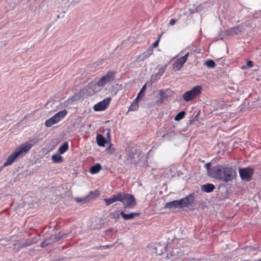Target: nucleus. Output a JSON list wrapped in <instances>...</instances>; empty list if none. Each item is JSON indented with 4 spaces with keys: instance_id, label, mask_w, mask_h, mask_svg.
I'll use <instances>...</instances> for the list:
<instances>
[{
    "instance_id": "nucleus-15",
    "label": "nucleus",
    "mask_w": 261,
    "mask_h": 261,
    "mask_svg": "<svg viewBox=\"0 0 261 261\" xmlns=\"http://www.w3.org/2000/svg\"><path fill=\"white\" fill-rule=\"evenodd\" d=\"M67 114V111L66 110L64 109L63 110H62L57 113H56L55 115H54L53 116L55 117L56 120L58 122H59L60 121H61L62 119H63L65 117V116Z\"/></svg>"
},
{
    "instance_id": "nucleus-6",
    "label": "nucleus",
    "mask_w": 261,
    "mask_h": 261,
    "mask_svg": "<svg viewBox=\"0 0 261 261\" xmlns=\"http://www.w3.org/2000/svg\"><path fill=\"white\" fill-rule=\"evenodd\" d=\"M116 72L109 71L101 76L96 82V85L99 87H103L106 85L113 82L115 80Z\"/></svg>"
},
{
    "instance_id": "nucleus-32",
    "label": "nucleus",
    "mask_w": 261,
    "mask_h": 261,
    "mask_svg": "<svg viewBox=\"0 0 261 261\" xmlns=\"http://www.w3.org/2000/svg\"><path fill=\"white\" fill-rule=\"evenodd\" d=\"M160 41V38L156 40L148 48H151V49L153 51V48L157 47L159 45V43Z\"/></svg>"
},
{
    "instance_id": "nucleus-9",
    "label": "nucleus",
    "mask_w": 261,
    "mask_h": 261,
    "mask_svg": "<svg viewBox=\"0 0 261 261\" xmlns=\"http://www.w3.org/2000/svg\"><path fill=\"white\" fill-rule=\"evenodd\" d=\"M159 94L160 95V98L156 101V103H161L167 99L169 97L172 96L173 95V92L171 90L169 89L166 90L162 89L159 91Z\"/></svg>"
},
{
    "instance_id": "nucleus-23",
    "label": "nucleus",
    "mask_w": 261,
    "mask_h": 261,
    "mask_svg": "<svg viewBox=\"0 0 261 261\" xmlns=\"http://www.w3.org/2000/svg\"><path fill=\"white\" fill-rule=\"evenodd\" d=\"M68 149V143L64 142L59 148L58 151L60 153L63 154Z\"/></svg>"
},
{
    "instance_id": "nucleus-8",
    "label": "nucleus",
    "mask_w": 261,
    "mask_h": 261,
    "mask_svg": "<svg viewBox=\"0 0 261 261\" xmlns=\"http://www.w3.org/2000/svg\"><path fill=\"white\" fill-rule=\"evenodd\" d=\"M111 100V97H107L102 101L96 103L93 109L95 111H102L107 109Z\"/></svg>"
},
{
    "instance_id": "nucleus-26",
    "label": "nucleus",
    "mask_w": 261,
    "mask_h": 261,
    "mask_svg": "<svg viewBox=\"0 0 261 261\" xmlns=\"http://www.w3.org/2000/svg\"><path fill=\"white\" fill-rule=\"evenodd\" d=\"M199 8L200 6L196 5H194L193 8H190L189 9L190 13L191 14H192L193 13L198 12L200 10Z\"/></svg>"
},
{
    "instance_id": "nucleus-34",
    "label": "nucleus",
    "mask_w": 261,
    "mask_h": 261,
    "mask_svg": "<svg viewBox=\"0 0 261 261\" xmlns=\"http://www.w3.org/2000/svg\"><path fill=\"white\" fill-rule=\"evenodd\" d=\"M146 84H145V85H144L142 87V88L141 89V90H140V91L139 93L138 94H139V96H140V97H142V94H144V92H145V89H146Z\"/></svg>"
},
{
    "instance_id": "nucleus-14",
    "label": "nucleus",
    "mask_w": 261,
    "mask_h": 261,
    "mask_svg": "<svg viewBox=\"0 0 261 261\" xmlns=\"http://www.w3.org/2000/svg\"><path fill=\"white\" fill-rule=\"evenodd\" d=\"M104 201L107 205H109L116 201H119V193L116 195H113L109 198H105Z\"/></svg>"
},
{
    "instance_id": "nucleus-12",
    "label": "nucleus",
    "mask_w": 261,
    "mask_h": 261,
    "mask_svg": "<svg viewBox=\"0 0 261 261\" xmlns=\"http://www.w3.org/2000/svg\"><path fill=\"white\" fill-rule=\"evenodd\" d=\"M127 159L130 162L135 159V155L136 154V149L134 148H127L126 149Z\"/></svg>"
},
{
    "instance_id": "nucleus-3",
    "label": "nucleus",
    "mask_w": 261,
    "mask_h": 261,
    "mask_svg": "<svg viewBox=\"0 0 261 261\" xmlns=\"http://www.w3.org/2000/svg\"><path fill=\"white\" fill-rule=\"evenodd\" d=\"M194 193L189 194L186 197L178 200H173L171 202H167L165 204V207L169 209L181 208L184 207H187L192 204L195 200Z\"/></svg>"
},
{
    "instance_id": "nucleus-21",
    "label": "nucleus",
    "mask_w": 261,
    "mask_h": 261,
    "mask_svg": "<svg viewBox=\"0 0 261 261\" xmlns=\"http://www.w3.org/2000/svg\"><path fill=\"white\" fill-rule=\"evenodd\" d=\"M242 31L243 28L240 25L233 27L229 30V32L230 33H233L234 34H239L242 33Z\"/></svg>"
},
{
    "instance_id": "nucleus-25",
    "label": "nucleus",
    "mask_w": 261,
    "mask_h": 261,
    "mask_svg": "<svg viewBox=\"0 0 261 261\" xmlns=\"http://www.w3.org/2000/svg\"><path fill=\"white\" fill-rule=\"evenodd\" d=\"M204 65L210 68H214L216 66L215 62L212 60L206 61L204 63Z\"/></svg>"
},
{
    "instance_id": "nucleus-5",
    "label": "nucleus",
    "mask_w": 261,
    "mask_h": 261,
    "mask_svg": "<svg viewBox=\"0 0 261 261\" xmlns=\"http://www.w3.org/2000/svg\"><path fill=\"white\" fill-rule=\"evenodd\" d=\"M202 91L200 86H196L191 90L185 92L182 95L183 99L187 102L190 101L199 95Z\"/></svg>"
},
{
    "instance_id": "nucleus-17",
    "label": "nucleus",
    "mask_w": 261,
    "mask_h": 261,
    "mask_svg": "<svg viewBox=\"0 0 261 261\" xmlns=\"http://www.w3.org/2000/svg\"><path fill=\"white\" fill-rule=\"evenodd\" d=\"M205 167L207 170V172L208 175L210 177L214 178V176H213V171L214 170V169L218 168V165L211 168V163H207L205 164Z\"/></svg>"
},
{
    "instance_id": "nucleus-11",
    "label": "nucleus",
    "mask_w": 261,
    "mask_h": 261,
    "mask_svg": "<svg viewBox=\"0 0 261 261\" xmlns=\"http://www.w3.org/2000/svg\"><path fill=\"white\" fill-rule=\"evenodd\" d=\"M153 51L151 48H148L144 53L140 54L137 58V60L139 62L144 61L150 57L153 54Z\"/></svg>"
},
{
    "instance_id": "nucleus-29",
    "label": "nucleus",
    "mask_w": 261,
    "mask_h": 261,
    "mask_svg": "<svg viewBox=\"0 0 261 261\" xmlns=\"http://www.w3.org/2000/svg\"><path fill=\"white\" fill-rule=\"evenodd\" d=\"M114 246V245H107L103 246H99L95 247L96 249H108L111 248Z\"/></svg>"
},
{
    "instance_id": "nucleus-27",
    "label": "nucleus",
    "mask_w": 261,
    "mask_h": 261,
    "mask_svg": "<svg viewBox=\"0 0 261 261\" xmlns=\"http://www.w3.org/2000/svg\"><path fill=\"white\" fill-rule=\"evenodd\" d=\"M186 115V112L185 111H181L179 112L175 117L174 119L176 121L180 120L184 118Z\"/></svg>"
},
{
    "instance_id": "nucleus-38",
    "label": "nucleus",
    "mask_w": 261,
    "mask_h": 261,
    "mask_svg": "<svg viewBox=\"0 0 261 261\" xmlns=\"http://www.w3.org/2000/svg\"><path fill=\"white\" fill-rule=\"evenodd\" d=\"M176 19H171L169 21V24L170 25H173L176 23Z\"/></svg>"
},
{
    "instance_id": "nucleus-33",
    "label": "nucleus",
    "mask_w": 261,
    "mask_h": 261,
    "mask_svg": "<svg viewBox=\"0 0 261 261\" xmlns=\"http://www.w3.org/2000/svg\"><path fill=\"white\" fill-rule=\"evenodd\" d=\"M107 150L110 154H113L115 151V148L112 146V144H111L109 147L107 148Z\"/></svg>"
},
{
    "instance_id": "nucleus-36",
    "label": "nucleus",
    "mask_w": 261,
    "mask_h": 261,
    "mask_svg": "<svg viewBox=\"0 0 261 261\" xmlns=\"http://www.w3.org/2000/svg\"><path fill=\"white\" fill-rule=\"evenodd\" d=\"M141 99V97H140L139 96V94H138L137 97L133 101L138 104V102Z\"/></svg>"
},
{
    "instance_id": "nucleus-18",
    "label": "nucleus",
    "mask_w": 261,
    "mask_h": 261,
    "mask_svg": "<svg viewBox=\"0 0 261 261\" xmlns=\"http://www.w3.org/2000/svg\"><path fill=\"white\" fill-rule=\"evenodd\" d=\"M101 169V166L100 164L97 163L92 166L90 169L91 174H94L98 173Z\"/></svg>"
},
{
    "instance_id": "nucleus-39",
    "label": "nucleus",
    "mask_w": 261,
    "mask_h": 261,
    "mask_svg": "<svg viewBox=\"0 0 261 261\" xmlns=\"http://www.w3.org/2000/svg\"><path fill=\"white\" fill-rule=\"evenodd\" d=\"M247 65L248 66H249L250 67H251L253 66V62L249 60V61H248L247 62Z\"/></svg>"
},
{
    "instance_id": "nucleus-22",
    "label": "nucleus",
    "mask_w": 261,
    "mask_h": 261,
    "mask_svg": "<svg viewBox=\"0 0 261 261\" xmlns=\"http://www.w3.org/2000/svg\"><path fill=\"white\" fill-rule=\"evenodd\" d=\"M51 159L54 163H59L63 161V158L58 154H54L51 156Z\"/></svg>"
},
{
    "instance_id": "nucleus-41",
    "label": "nucleus",
    "mask_w": 261,
    "mask_h": 261,
    "mask_svg": "<svg viewBox=\"0 0 261 261\" xmlns=\"http://www.w3.org/2000/svg\"><path fill=\"white\" fill-rule=\"evenodd\" d=\"M110 130H109L108 133H107V136H108L109 137H110Z\"/></svg>"
},
{
    "instance_id": "nucleus-37",
    "label": "nucleus",
    "mask_w": 261,
    "mask_h": 261,
    "mask_svg": "<svg viewBox=\"0 0 261 261\" xmlns=\"http://www.w3.org/2000/svg\"><path fill=\"white\" fill-rule=\"evenodd\" d=\"M76 201L77 202H83L86 201V198H82L78 197V198H76Z\"/></svg>"
},
{
    "instance_id": "nucleus-16",
    "label": "nucleus",
    "mask_w": 261,
    "mask_h": 261,
    "mask_svg": "<svg viewBox=\"0 0 261 261\" xmlns=\"http://www.w3.org/2000/svg\"><path fill=\"white\" fill-rule=\"evenodd\" d=\"M215 188V186L212 184H206L201 186V190L206 193L213 192Z\"/></svg>"
},
{
    "instance_id": "nucleus-4",
    "label": "nucleus",
    "mask_w": 261,
    "mask_h": 261,
    "mask_svg": "<svg viewBox=\"0 0 261 261\" xmlns=\"http://www.w3.org/2000/svg\"><path fill=\"white\" fill-rule=\"evenodd\" d=\"M119 201L123 203L124 208L132 209L137 205L134 195L123 192L119 193Z\"/></svg>"
},
{
    "instance_id": "nucleus-24",
    "label": "nucleus",
    "mask_w": 261,
    "mask_h": 261,
    "mask_svg": "<svg viewBox=\"0 0 261 261\" xmlns=\"http://www.w3.org/2000/svg\"><path fill=\"white\" fill-rule=\"evenodd\" d=\"M121 216V212L119 211H115L110 214V217L112 219H119Z\"/></svg>"
},
{
    "instance_id": "nucleus-28",
    "label": "nucleus",
    "mask_w": 261,
    "mask_h": 261,
    "mask_svg": "<svg viewBox=\"0 0 261 261\" xmlns=\"http://www.w3.org/2000/svg\"><path fill=\"white\" fill-rule=\"evenodd\" d=\"M138 104L133 101L129 107L128 110L130 111H136L138 108Z\"/></svg>"
},
{
    "instance_id": "nucleus-13",
    "label": "nucleus",
    "mask_w": 261,
    "mask_h": 261,
    "mask_svg": "<svg viewBox=\"0 0 261 261\" xmlns=\"http://www.w3.org/2000/svg\"><path fill=\"white\" fill-rule=\"evenodd\" d=\"M140 215V213H132L130 214H125L124 212H121V216L123 218V220L127 221L128 220L133 219L136 217H138Z\"/></svg>"
},
{
    "instance_id": "nucleus-35",
    "label": "nucleus",
    "mask_w": 261,
    "mask_h": 261,
    "mask_svg": "<svg viewBox=\"0 0 261 261\" xmlns=\"http://www.w3.org/2000/svg\"><path fill=\"white\" fill-rule=\"evenodd\" d=\"M48 245V241L47 240H45L42 242V243L40 245V246L42 248H43V247L47 246Z\"/></svg>"
},
{
    "instance_id": "nucleus-19",
    "label": "nucleus",
    "mask_w": 261,
    "mask_h": 261,
    "mask_svg": "<svg viewBox=\"0 0 261 261\" xmlns=\"http://www.w3.org/2000/svg\"><path fill=\"white\" fill-rule=\"evenodd\" d=\"M96 141L99 146H104L107 142L106 139L101 135H97Z\"/></svg>"
},
{
    "instance_id": "nucleus-40",
    "label": "nucleus",
    "mask_w": 261,
    "mask_h": 261,
    "mask_svg": "<svg viewBox=\"0 0 261 261\" xmlns=\"http://www.w3.org/2000/svg\"><path fill=\"white\" fill-rule=\"evenodd\" d=\"M64 237V236L62 234V235H61L60 237H59V238H58V237H57V238H56V241H58V240H59L60 239H61V238H63Z\"/></svg>"
},
{
    "instance_id": "nucleus-10",
    "label": "nucleus",
    "mask_w": 261,
    "mask_h": 261,
    "mask_svg": "<svg viewBox=\"0 0 261 261\" xmlns=\"http://www.w3.org/2000/svg\"><path fill=\"white\" fill-rule=\"evenodd\" d=\"M189 53H187L184 56L177 59L173 64V68L175 70H179L187 60Z\"/></svg>"
},
{
    "instance_id": "nucleus-7",
    "label": "nucleus",
    "mask_w": 261,
    "mask_h": 261,
    "mask_svg": "<svg viewBox=\"0 0 261 261\" xmlns=\"http://www.w3.org/2000/svg\"><path fill=\"white\" fill-rule=\"evenodd\" d=\"M239 172L240 177L242 180L250 181L253 174V169L251 167L239 168Z\"/></svg>"
},
{
    "instance_id": "nucleus-20",
    "label": "nucleus",
    "mask_w": 261,
    "mask_h": 261,
    "mask_svg": "<svg viewBox=\"0 0 261 261\" xmlns=\"http://www.w3.org/2000/svg\"><path fill=\"white\" fill-rule=\"evenodd\" d=\"M58 123L57 120L55 119V117L52 116L49 119L46 120L45 122V125L46 127H51L53 125Z\"/></svg>"
},
{
    "instance_id": "nucleus-30",
    "label": "nucleus",
    "mask_w": 261,
    "mask_h": 261,
    "mask_svg": "<svg viewBox=\"0 0 261 261\" xmlns=\"http://www.w3.org/2000/svg\"><path fill=\"white\" fill-rule=\"evenodd\" d=\"M99 195V192L97 190H95L93 192H91L89 195H88V197H97Z\"/></svg>"
},
{
    "instance_id": "nucleus-1",
    "label": "nucleus",
    "mask_w": 261,
    "mask_h": 261,
    "mask_svg": "<svg viewBox=\"0 0 261 261\" xmlns=\"http://www.w3.org/2000/svg\"><path fill=\"white\" fill-rule=\"evenodd\" d=\"M39 141V139L35 137H32L29 140L20 145L16 149L9 155L3 165L1 167L0 171L3 168L11 165L18 159L24 156L29 150Z\"/></svg>"
},
{
    "instance_id": "nucleus-31",
    "label": "nucleus",
    "mask_w": 261,
    "mask_h": 261,
    "mask_svg": "<svg viewBox=\"0 0 261 261\" xmlns=\"http://www.w3.org/2000/svg\"><path fill=\"white\" fill-rule=\"evenodd\" d=\"M32 244H33V243L31 241H26L24 243L20 244V248H21L28 247V246L31 245Z\"/></svg>"
},
{
    "instance_id": "nucleus-2",
    "label": "nucleus",
    "mask_w": 261,
    "mask_h": 261,
    "mask_svg": "<svg viewBox=\"0 0 261 261\" xmlns=\"http://www.w3.org/2000/svg\"><path fill=\"white\" fill-rule=\"evenodd\" d=\"M214 170V178L221 181L228 182L237 177L236 171L230 166L218 165V168Z\"/></svg>"
}]
</instances>
